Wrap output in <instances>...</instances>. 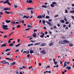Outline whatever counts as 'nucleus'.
I'll return each mask as SVG.
<instances>
[{
  "mask_svg": "<svg viewBox=\"0 0 74 74\" xmlns=\"http://www.w3.org/2000/svg\"><path fill=\"white\" fill-rule=\"evenodd\" d=\"M11 10V8H5L4 9V11H8V10Z\"/></svg>",
  "mask_w": 74,
  "mask_h": 74,
  "instance_id": "nucleus-1",
  "label": "nucleus"
},
{
  "mask_svg": "<svg viewBox=\"0 0 74 74\" xmlns=\"http://www.w3.org/2000/svg\"><path fill=\"white\" fill-rule=\"evenodd\" d=\"M5 14H12V12H8L7 11H5Z\"/></svg>",
  "mask_w": 74,
  "mask_h": 74,
  "instance_id": "nucleus-2",
  "label": "nucleus"
},
{
  "mask_svg": "<svg viewBox=\"0 0 74 74\" xmlns=\"http://www.w3.org/2000/svg\"><path fill=\"white\" fill-rule=\"evenodd\" d=\"M40 53H43V55L46 53V51L44 50H42L41 51H40Z\"/></svg>",
  "mask_w": 74,
  "mask_h": 74,
  "instance_id": "nucleus-3",
  "label": "nucleus"
},
{
  "mask_svg": "<svg viewBox=\"0 0 74 74\" xmlns=\"http://www.w3.org/2000/svg\"><path fill=\"white\" fill-rule=\"evenodd\" d=\"M26 2H27V3H32L33 2V1L31 0H28L26 1Z\"/></svg>",
  "mask_w": 74,
  "mask_h": 74,
  "instance_id": "nucleus-4",
  "label": "nucleus"
},
{
  "mask_svg": "<svg viewBox=\"0 0 74 74\" xmlns=\"http://www.w3.org/2000/svg\"><path fill=\"white\" fill-rule=\"evenodd\" d=\"M30 17V16H24L23 17V18H26V19H28Z\"/></svg>",
  "mask_w": 74,
  "mask_h": 74,
  "instance_id": "nucleus-5",
  "label": "nucleus"
},
{
  "mask_svg": "<svg viewBox=\"0 0 74 74\" xmlns=\"http://www.w3.org/2000/svg\"><path fill=\"white\" fill-rule=\"evenodd\" d=\"M64 40H60L58 42V43L59 44H64Z\"/></svg>",
  "mask_w": 74,
  "mask_h": 74,
  "instance_id": "nucleus-6",
  "label": "nucleus"
},
{
  "mask_svg": "<svg viewBox=\"0 0 74 74\" xmlns=\"http://www.w3.org/2000/svg\"><path fill=\"white\" fill-rule=\"evenodd\" d=\"M64 44H66V43H69V41L67 40H64Z\"/></svg>",
  "mask_w": 74,
  "mask_h": 74,
  "instance_id": "nucleus-7",
  "label": "nucleus"
},
{
  "mask_svg": "<svg viewBox=\"0 0 74 74\" xmlns=\"http://www.w3.org/2000/svg\"><path fill=\"white\" fill-rule=\"evenodd\" d=\"M46 23H47L48 24V25H49V26H52V24H51V23H50L49 22H48V21H46Z\"/></svg>",
  "mask_w": 74,
  "mask_h": 74,
  "instance_id": "nucleus-8",
  "label": "nucleus"
},
{
  "mask_svg": "<svg viewBox=\"0 0 74 74\" xmlns=\"http://www.w3.org/2000/svg\"><path fill=\"white\" fill-rule=\"evenodd\" d=\"M33 36L34 37V38H36L37 36V34H36V33H34L33 34Z\"/></svg>",
  "mask_w": 74,
  "mask_h": 74,
  "instance_id": "nucleus-9",
  "label": "nucleus"
},
{
  "mask_svg": "<svg viewBox=\"0 0 74 74\" xmlns=\"http://www.w3.org/2000/svg\"><path fill=\"white\" fill-rule=\"evenodd\" d=\"M46 45V43H42L41 44L40 46V47H44V46H45Z\"/></svg>",
  "mask_w": 74,
  "mask_h": 74,
  "instance_id": "nucleus-10",
  "label": "nucleus"
},
{
  "mask_svg": "<svg viewBox=\"0 0 74 74\" xmlns=\"http://www.w3.org/2000/svg\"><path fill=\"white\" fill-rule=\"evenodd\" d=\"M66 69L68 70H70L71 69V67L70 66H67L66 67Z\"/></svg>",
  "mask_w": 74,
  "mask_h": 74,
  "instance_id": "nucleus-11",
  "label": "nucleus"
},
{
  "mask_svg": "<svg viewBox=\"0 0 74 74\" xmlns=\"http://www.w3.org/2000/svg\"><path fill=\"white\" fill-rule=\"evenodd\" d=\"M37 18H38V19H42V16L41 15L38 16L37 17Z\"/></svg>",
  "mask_w": 74,
  "mask_h": 74,
  "instance_id": "nucleus-12",
  "label": "nucleus"
},
{
  "mask_svg": "<svg viewBox=\"0 0 74 74\" xmlns=\"http://www.w3.org/2000/svg\"><path fill=\"white\" fill-rule=\"evenodd\" d=\"M5 46H6V43L3 44L1 46H0V47L1 48V47H5Z\"/></svg>",
  "mask_w": 74,
  "mask_h": 74,
  "instance_id": "nucleus-13",
  "label": "nucleus"
},
{
  "mask_svg": "<svg viewBox=\"0 0 74 74\" xmlns=\"http://www.w3.org/2000/svg\"><path fill=\"white\" fill-rule=\"evenodd\" d=\"M66 63H67V62H65L64 63V66H62V67H65V66H67V64H66Z\"/></svg>",
  "mask_w": 74,
  "mask_h": 74,
  "instance_id": "nucleus-14",
  "label": "nucleus"
},
{
  "mask_svg": "<svg viewBox=\"0 0 74 74\" xmlns=\"http://www.w3.org/2000/svg\"><path fill=\"white\" fill-rule=\"evenodd\" d=\"M9 1V0H6V1H4L3 2V4H7V3H8V2Z\"/></svg>",
  "mask_w": 74,
  "mask_h": 74,
  "instance_id": "nucleus-15",
  "label": "nucleus"
},
{
  "mask_svg": "<svg viewBox=\"0 0 74 74\" xmlns=\"http://www.w3.org/2000/svg\"><path fill=\"white\" fill-rule=\"evenodd\" d=\"M2 26L3 27H5V28H6V27H8V26L7 25H3Z\"/></svg>",
  "mask_w": 74,
  "mask_h": 74,
  "instance_id": "nucleus-16",
  "label": "nucleus"
},
{
  "mask_svg": "<svg viewBox=\"0 0 74 74\" xmlns=\"http://www.w3.org/2000/svg\"><path fill=\"white\" fill-rule=\"evenodd\" d=\"M11 21L10 20H6L5 21V22H6V23H10V22Z\"/></svg>",
  "mask_w": 74,
  "mask_h": 74,
  "instance_id": "nucleus-17",
  "label": "nucleus"
},
{
  "mask_svg": "<svg viewBox=\"0 0 74 74\" xmlns=\"http://www.w3.org/2000/svg\"><path fill=\"white\" fill-rule=\"evenodd\" d=\"M10 50H11V49H6L5 50V52H8V51H10Z\"/></svg>",
  "mask_w": 74,
  "mask_h": 74,
  "instance_id": "nucleus-18",
  "label": "nucleus"
},
{
  "mask_svg": "<svg viewBox=\"0 0 74 74\" xmlns=\"http://www.w3.org/2000/svg\"><path fill=\"white\" fill-rule=\"evenodd\" d=\"M53 42H51L49 44V46H50V47L52 46V45H53Z\"/></svg>",
  "mask_w": 74,
  "mask_h": 74,
  "instance_id": "nucleus-19",
  "label": "nucleus"
},
{
  "mask_svg": "<svg viewBox=\"0 0 74 74\" xmlns=\"http://www.w3.org/2000/svg\"><path fill=\"white\" fill-rule=\"evenodd\" d=\"M13 45H14L13 44V43H12L9 44V46H10V47H12Z\"/></svg>",
  "mask_w": 74,
  "mask_h": 74,
  "instance_id": "nucleus-20",
  "label": "nucleus"
},
{
  "mask_svg": "<svg viewBox=\"0 0 74 74\" xmlns=\"http://www.w3.org/2000/svg\"><path fill=\"white\" fill-rule=\"evenodd\" d=\"M60 22H62V23H64V21L63 20H60Z\"/></svg>",
  "mask_w": 74,
  "mask_h": 74,
  "instance_id": "nucleus-21",
  "label": "nucleus"
},
{
  "mask_svg": "<svg viewBox=\"0 0 74 74\" xmlns=\"http://www.w3.org/2000/svg\"><path fill=\"white\" fill-rule=\"evenodd\" d=\"M4 63V64H8V65H9V64H10V63L8 62H5Z\"/></svg>",
  "mask_w": 74,
  "mask_h": 74,
  "instance_id": "nucleus-22",
  "label": "nucleus"
},
{
  "mask_svg": "<svg viewBox=\"0 0 74 74\" xmlns=\"http://www.w3.org/2000/svg\"><path fill=\"white\" fill-rule=\"evenodd\" d=\"M27 10H33V8H29L27 9Z\"/></svg>",
  "mask_w": 74,
  "mask_h": 74,
  "instance_id": "nucleus-23",
  "label": "nucleus"
},
{
  "mask_svg": "<svg viewBox=\"0 0 74 74\" xmlns=\"http://www.w3.org/2000/svg\"><path fill=\"white\" fill-rule=\"evenodd\" d=\"M45 14H43L42 16V17L43 19L45 18Z\"/></svg>",
  "mask_w": 74,
  "mask_h": 74,
  "instance_id": "nucleus-24",
  "label": "nucleus"
},
{
  "mask_svg": "<svg viewBox=\"0 0 74 74\" xmlns=\"http://www.w3.org/2000/svg\"><path fill=\"white\" fill-rule=\"evenodd\" d=\"M21 45V43H18L17 45H15L16 47H19Z\"/></svg>",
  "mask_w": 74,
  "mask_h": 74,
  "instance_id": "nucleus-25",
  "label": "nucleus"
},
{
  "mask_svg": "<svg viewBox=\"0 0 74 74\" xmlns=\"http://www.w3.org/2000/svg\"><path fill=\"white\" fill-rule=\"evenodd\" d=\"M44 35H45V34H43L41 35L40 36V37L41 38H43V37H44Z\"/></svg>",
  "mask_w": 74,
  "mask_h": 74,
  "instance_id": "nucleus-26",
  "label": "nucleus"
},
{
  "mask_svg": "<svg viewBox=\"0 0 74 74\" xmlns=\"http://www.w3.org/2000/svg\"><path fill=\"white\" fill-rule=\"evenodd\" d=\"M33 43H32L31 44H29L28 45V47H30V46H33Z\"/></svg>",
  "mask_w": 74,
  "mask_h": 74,
  "instance_id": "nucleus-27",
  "label": "nucleus"
},
{
  "mask_svg": "<svg viewBox=\"0 0 74 74\" xmlns=\"http://www.w3.org/2000/svg\"><path fill=\"white\" fill-rule=\"evenodd\" d=\"M42 7H43V8H47V6H46L45 5H42Z\"/></svg>",
  "mask_w": 74,
  "mask_h": 74,
  "instance_id": "nucleus-28",
  "label": "nucleus"
},
{
  "mask_svg": "<svg viewBox=\"0 0 74 74\" xmlns=\"http://www.w3.org/2000/svg\"><path fill=\"white\" fill-rule=\"evenodd\" d=\"M2 27L3 28V29H4V30H8V28H5L4 27Z\"/></svg>",
  "mask_w": 74,
  "mask_h": 74,
  "instance_id": "nucleus-29",
  "label": "nucleus"
},
{
  "mask_svg": "<svg viewBox=\"0 0 74 74\" xmlns=\"http://www.w3.org/2000/svg\"><path fill=\"white\" fill-rule=\"evenodd\" d=\"M30 29H31V28H27L25 29V31H26V30H30Z\"/></svg>",
  "mask_w": 74,
  "mask_h": 74,
  "instance_id": "nucleus-30",
  "label": "nucleus"
},
{
  "mask_svg": "<svg viewBox=\"0 0 74 74\" xmlns=\"http://www.w3.org/2000/svg\"><path fill=\"white\" fill-rule=\"evenodd\" d=\"M69 46H70V47H73V45L71 43H69Z\"/></svg>",
  "mask_w": 74,
  "mask_h": 74,
  "instance_id": "nucleus-31",
  "label": "nucleus"
},
{
  "mask_svg": "<svg viewBox=\"0 0 74 74\" xmlns=\"http://www.w3.org/2000/svg\"><path fill=\"white\" fill-rule=\"evenodd\" d=\"M45 18H46V19H49V18H50V17H49V16H46Z\"/></svg>",
  "mask_w": 74,
  "mask_h": 74,
  "instance_id": "nucleus-32",
  "label": "nucleus"
},
{
  "mask_svg": "<svg viewBox=\"0 0 74 74\" xmlns=\"http://www.w3.org/2000/svg\"><path fill=\"white\" fill-rule=\"evenodd\" d=\"M30 53H34V51L32 50H31L30 51Z\"/></svg>",
  "mask_w": 74,
  "mask_h": 74,
  "instance_id": "nucleus-33",
  "label": "nucleus"
},
{
  "mask_svg": "<svg viewBox=\"0 0 74 74\" xmlns=\"http://www.w3.org/2000/svg\"><path fill=\"white\" fill-rule=\"evenodd\" d=\"M52 4H57V3L55 2H54L52 3Z\"/></svg>",
  "mask_w": 74,
  "mask_h": 74,
  "instance_id": "nucleus-34",
  "label": "nucleus"
},
{
  "mask_svg": "<svg viewBox=\"0 0 74 74\" xmlns=\"http://www.w3.org/2000/svg\"><path fill=\"white\" fill-rule=\"evenodd\" d=\"M54 6H55V5H53V4H51V7H54Z\"/></svg>",
  "mask_w": 74,
  "mask_h": 74,
  "instance_id": "nucleus-35",
  "label": "nucleus"
},
{
  "mask_svg": "<svg viewBox=\"0 0 74 74\" xmlns=\"http://www.w3.org/2000/svg\"><path fill=\"white\" fill-rule=\"evenodd\" d=\"M64 19L65 21V22H66L67 21V18L66 17H65L64 18Z\"/></svg>",
  "mask_w": 74,
  "mask_h": 74,
  "instance_id": "nucleus-36",
  "label": "nucleus"
},
{
  "mask_svg": "<svg viewBox=\"0 0 74 74\" xmlns=\"http://www.w3.org/2000/svg\"><path fill=\"white\" fill-rule=\"evenodd\" d=\"M14 7L15 8H17V7H18V6L16 5H14Z\"/></svg>",
  "mask_w": 74,
  "mask_h": 74,
  "instance_id": "nucleus-37",
  "label": "nucleus"
},
{
  "mask_svg": "<svg viewBox=\"0 0 74 74\" xmlns=\"http://www.w3.org/2000/svg\"><path fill=\"white\" fill-rule=\"evenodd\" d=\"M28 27H32L31 25H28L27 26Z\"/></svg>",
  "mask_w": 74,
  "mask_h": 74,
  "instance_id": "nucleus-38",
  "label": "nucleus"
},
{
  "mask_svg": "<svg viewBox=\"0 0 74 74\" xmlns=\"http://www.w3.org/2000/svg\"><path fill=\"white\" fill-rule=\"evenodd\" d=\"M19 27H21V26L19 25H18L17 26V28H19Z\"/></svg>",
  "mask_w": 74,
  "mask_h": 74,
  "instance_id": "nucleus-39",
  "label": "nucleus"
},
{
  "mask_svg": "<svg viewBox=\"0 0 74 74\" xmlns=\"http://www.w3.org/2000/svg\"><path fill=\"white\" fill-rule=\"evenodd\" d=\"M70 12H71V13H74V10L70 11Z\"/></svg>",
  "mask_w": 74,
  "mask_h": 74,
  "instance_id": "nucleus-40",
  "label": "nucleus"
},
{
  "mask_svg": "<svg viewBox=\"0 0 74 74\" xmlns=\"http://www.w3.org/2000/svg\"><path fill=\"white\" fill-rule=\"evenodd\" d=\"M45 72L46 73H51V71H46Z\"/></svg>",
  "mask_w": 74,
  "mask_h": 74,
  "instance_id": "nucleus-41",
  "label": "nucleus"
},
{
  "mask_svg": "<svg viewBox=\"0 0 74 74\" xmlns=\"http://www.w3.org/2000/svg\"><path fill=\"white\" fill-rule=\"evenodd\" d=\"M42 23H45V21L43 20L42 21Z\"/></svg>",
  "mask_w": 74,
  "mask_h": 74,
  "instance_id": "nucleus-42",
  "label": "nucleus"
},
{
  "mask_svg": "<svg viewBox=\"0 0 74 74\" xmlns=\"http://www.w3.org/2000/svg\"><path fill=\"white\" fill-rule=\"evenodd\" d=\"M7 4H8V5H11V3H10V2H9V1H8Z\"/></svg>",
  "mask_w": 74,
  "mask_h": 74,
  "instance_id": "nucleus-43",
  "label": "nucleus"
},
{
  "mask_svg": "<svg viewBox=\"0 0 74 74\" xmlns=\"http://www.w3.org/2000/svg\"><path fill=\"white\" fill-rule=\"evenodd\" d=\"M37 43V45H40V43H41V42H40L38 43Z\"/></svg>",
  "mask_w": 74,
  "mask_h": 74,
  "instance_id": "nucleus-44",
  "label": "nucleus"
},
{
  "mask_svg": "<svg viewBox=\"0 0 74 74\" xmlns=\"http://www.w3.org/2000/svg\"><path fill=\"white\" fill-rule=\"evenodd\" d=\"M56 26H54L53 27V29H56Z\"/></svg>",
  "mask_w": 74,
  "mask_h": 74,
  "instance_id": "nucleus-45",
  "label": "nucleus"
},
{
  "mask_svg": "<svg viewBox=\"0 0 74 74\" xmlns=\"http://www.w3.org/2000/svg\"><path fill=\"white\" fill-rule=\"evenodd\" d=\"M7 56H9L10 55V53H6L5 54V55H7Z\"/></svg>",
  "mask_w": 74,
  "mask_h": 74,
  "instance_id": "nucleus-46",
  "label": "nucleus"
},
{
  "mask_svg": "<svg viewBox=\"0 0 74 74\" xmlns=\"http://www.w3.org/2000/svg\"><path fill=\"white\" fill-rule=\"evenodd\" d=\"M65 13H68V11H67V9L65 10Z\"/></svg>",
  "mask_w": 74,
  "mask_h": 74,
  "instance_id": "nucleus-47",
  "label": "nucleus"
},
{
  "mask_svg": "<svg viewBox=\"0 0 74 74\" xmlns=\"http://www.w3.org/2000/svg\"><path fill=\"white\" fill-rule=\"evenodd\" d=\"M59 16V15L58 14H57L55 16H54V18H56V17H58Z\"/></svg>",
  "mask_w": 74,
  "mask_h": 74,
  "instance_id": "nucleus-48",
  "label": "nucleus"
},
{
  "mask_svg": "<svg viewBox=\"0 0 74 74\" xmlns=\"http://www.w3.org/2000/svg\"><path fill=\"white\" fill-rule=\"evenodd\" d=\"M16 74H19V72H18V71L16 70Z\"/></svg>",
  "mask_w": 74,
  "mask_h": 74,
  "instance_id": "nucleus-49",
  "label": "nucleus"
},
{
  "mask_svg": "<svg viewBox=\"0 0 74 74\" xmlns=\"http://www.w3.org/2000/svg\"><path fill=\"white\" fill-rule=\"evenodd\" d=\"M49 22H51L52 21V19H48Z\"/></svg>",
  "mask_w": 74,
  "mask_h": 74,
  "instance_id": "nucleus-50",
  "label": "nucleus"
},
{
  "mask_svg": "<svg viewBox=\"0 0 74 74\" xmlns=\"http://www.w3.org/2000/svg\"><path fill=\"white\" fill-rule=\"evenodd\" d=\"M12 23H13V24H15V21H12Z\"/></svg>",
  "mask_w": 74,
  "mask_h": 74,
  "instance_id": "nucleus-51",
  "label": "nucleus"
},
{
  "mask_svg": "<svg viewBox=\"0 0 74 74\" xmlns=\"http://www.w3.org/2000/svg\"><path fill=\"white\" fill-rule=\"evenodd\" d=\"M57 63H58V62L56 61H55L54 64H57Z\"/></svg>",
  "mask_w": 74,
  "mask_h": 74,
  "instance_id": "nucleus-52",
  "label": "nucleus"
},
{
  "mask_svg": "<svg viewBox=\"0 0 74 74\" xmlns=\"http://www.w3.org/2000/svg\"><path fill=\"white\" fill-rule=\"evenodd\" d=\"M22 23L23 24L24 23V20H23L22 21Z\"/></svg>",
  "mask_w": 74,
  "mask_h": 74,
  "instance_id": "nucleus-53",
  "label": "nucleus"
},
{
  "mask_svg": "<svg viewBox=\"0 0 74 74\" xmlns=\"http://www.w3.org/2000/svg\"><path fill=\"white\" fill-rule=\"evenodd\" d=\"M14 33V32H12V33H10V35H9V36H10L11 35V34H12V33Z\"/></svg>",
  "mask_w": 74,
  "mask_h": 74,
  "instance_id": "nucleus-54",
  "label": "nucleus"
},
{
  "mask_svg": "<svg viewBox=\"0 0 74 74\" xmlns=\"http://www.w3.org/2000/svg\"><path fill=\"white\" fill-rule=\"evenodd\" d=\"M22 67L23 69H25L26 68V67L24 66H22Z\"/></svg>",
  "mask_w": 74,
  "mask_h": 74,
  "instance_id": "nucleus-55",
  "label": "nucleus"
},
{
  "mask_svg": "<svg viewBox=\"0 0 74 74\" xmlns=\"http://www.w3.org/2000/svg\"><path fill=\"white\" fill-rule=\"evenodd\" d=\"M34 46H36V45H37V43H35L34 44Z\"/></svg>",
  "mask_w": 74,
  "mask_h": 74,
  "instance_id": "nucleus-56",
  "label": "nucleus"
},
{
  "mask_svg": "<svg viewBox=\"0 0 74 74\" xmlns=\"http://www.w3.org/2000/svg\"><path fill=\"white\" fill-rule=\"evenodd\" d=\"M31 14H33V11L32 10H31Z\"/></svg>",
  "mask_w": 74,
  "mask_h": 74,
  "instance_id": "nucleus-57",
  "label": "nucleus"
},
{
  "mask_svg": "<svg viewBox=\"0 0 74 74\" xmlns=\"http://www.w3.org/2000/svg\"><path fill=\"white\" fill-rule=\"evenodd\" d=\"M47 14L48 15H49V11L47 10Z\"/></svg>",
  "mask_w": 74,
  "mask_h": 74,
  "instance_id": "nucleus-58",
  "label": "nucleus"
},
{
  "mask_svg": "<svg viewBox=\"0 0 74 74\" xmlns=\"http://www.w3.org/2000/svg\"><path fill=\"white\" fill-rule=\"evenodd\" d=\"M7 35H5L4 36V38H7Z\"/></svg>",
  "mask_w": 74,
  "mask_h": 74,
  "instance_id": "nucleus-59",
  "label": "nucleus"
},
{
  "mask_svg": "<svg viewBox=\"0 0 74 74\" xmlns=\"http://www.w3.org/2000/svg\"><path fill=\"white\" fill-rule=\"evenodd\" d=\"M62 38H63V39H65V38H66L64 37V36H62Z\"/></svg>",
  "mask_w": 74,
  "mask_h": 74,
  "instance_id": "nucleus-60",
  "label": "nucleus"
},
{
  "mask_svg": "<svg viewBox=\"0 0 74 74\" xmlns=\"http://www.w3.org/2000/svg\"><path fill=\"white\" fill-rule=\"evenodd\" d=\"M69 23L68 22V21H66V24L67 25L68 24H69Z\"/></svg>",
  "mask_w": 74,
  "mask_h": 74,
  "instance_id": "nucleus-61",
  "label": "nucleus"
},
{
  "mask_svg": "<svg viewBox=\"0 0 74 74\" xmlns=\"http://www.w3.org/2000/svg\"><path fill=\"white\" fill-rule=\"evenodd\" d=\"M29 53V50H28L27 51V53H26V54H28Z\"/></svg>",
  "mask_w": 74,
  "mask_h": 74,
  "instance_id": "nucleus-62",
  "label": "nucleus"
},
{
  "mask_svg": "<svg viewBox=\"0 0 74 74\" xmlns=\"http://www.w3.org/2000/svg\"><path fill=\"white\" fill-rule=\"evenodd\" d=\"M8 42L9 44H10V43L11 42V40H9L8 41Z\"/></svg>",
  "mask_w": 74,
  "mask_h": 74,
  "instance_id": "nucleus-63",
  "label": "nucleus"
},
{
  "mask_svg": "<svg viewBox=\"0 0 74 74\" xmlns=\"http://www.w3.org/2000/svg\"><path fill=\"white\" fill-rule=\"evenodd\" d=\"M68 27H66L65 29V30H66L67 29H68Z\"/></svg>",
  "mask_w": 74,
  "mask_h": 74,
  "instance_id": "nucleus-64",
  "label": "nucleus"
}]
</instances>
